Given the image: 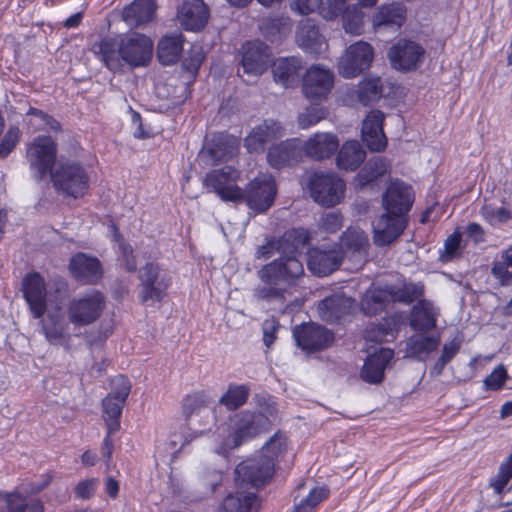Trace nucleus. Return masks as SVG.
I'll return each mask as SVG.
<instances>
[{"label": "nucleus", "mask_w": 512, "mask_h": 512, "mask_svg": "<svg viewBox=\"0 0 512 512\" xmlns=\"http://www.w3.org/2000/svg\"><path fill=\"white\" fill-rule=\"evenodd\" d=\"M309 240L308 230L293 228L286 231L277 243L270 241L257 249V258L267 259L274 255L275 249L280 253L279 258L258 272L259 278L265 284L258 290L260 298L284 300L286 294H291L304 275L303 265L297 259L296 253L303 249Z\"/></svg>", "instance_id": "nucleus-1"}, {"label": "nucleus", "mask_w": 512, "mask_h": 512, "mask_svg": "<svg viewBox=\"0 0 512 512\" xmlns=\"http://www.w3.org/2000/svg\"><path fill=\"white\" fill-rule=\"evenodd\" d=\"M286 437L274 434L262 447L259 459H248L235 469V480L240 486L258 487L269 480L274 473L275 462L286 451Z\"/></svg>", "instance_id": "nucleus-2"}, {"label": "nucleus", "mask_w": 512, "mask_h": 512, "mask_svg": "<svg viewBox=\"0 0 512 512\" xmlns=\"http://www.w3.org/2000/svg\"><path fill=\"white\" fill-rule=\"evenodd\" d=\"M226 166V201H245L247 206L257 212H264L269 209L276 197L277 188L272 175L261 174L252 180L248 190L244 195L242 189L237 185L230 183V179H235L237 172L228 170Z\"/></svg>", "instance_id": "nucleus-3"}, {"label": "nucleus", "mask_w": 512, "mask_h": 512, "mask_svg": "<svg viewBox=\"0 0 512 512\" xmlns=\"http://www.w3.org/2000/svg\"><path fill=\"white\" fill-rule=\"evenodd\" d=\"M423 294L420 283L402 282L397 285L373 283L365 292L361 309L365 314L374 315L390 301L411 303Z\"/></svg>", "instance_id": "nucleus-4"}, {"label": "nucleus", "mask_w": 512, "mask_h": 512, "mask_svg": "<svg viewBox=\"0 0 512 512\" xmlns=\"http://www.w3.org/2000/svg\"><path fill=\"white\" fill-rule=\"evenodd\" d=\"M49 176L55 191L66 197L79 199L89 189L88 171L84 164L77 160H60Z\"/></svg>", "instance_id": "nucleus-5"}, {"label": "nucleus", "mask_w": 512, "mask_h": 512, "mask_svg": "<svg viewBox=\"0 0 512 512\" xmlns=\"http://www.w3.org/2000/svg\"><path fill=\"white\" fill-rule=\"evenodd\" d=\"M277 408L275 403L269 400V403L263 411L255 414L244 411L235 414L232 419V432L229 437L232 438V447H238L244 441L249 440L256 435L267 432L271 427L270 418H275Z\"/></svg>", "instance_id": "nucleus-6"}, {"label": "nucleus", "mask_w": 512, "mask_h": 512, "mask_svg": "<svg viewBox=\"0 0 512 512\" xmlns=\"http://www.w3.org/2000/svg\"><path fill=\"white\" fill-rule=\"evenodd\" d=\"M106 298L99 289H90L74 296L67 307L69 322L74 327H85L95 323L103 314Z\"/></svg>", "instance_id": "nucleus-7"}, {"label": "nucleus", "mask_w": 512, "mask_h": 512, "mask_svg": "<svg viewBox=\"0 0 512 512\" xmlns=\"http://www.w3.org/2000/svg\"><path fill=\"white\" fill-rule=\"evenodd\" d=\"M138 294L140 303H161L167 296L171 279L155 262H146L138 269Z\"/></svg>", "instance_id": "nucleus-8"}, {"label": "nucleus", "mask_w": 512, "mask_h": 512, "mask_svg": "<svg viewBox=\"0 0 512 512\" xmlns=\"http://www.w3.org/2000/svg\"><path fill=\"white\" fill-rule=\"evenodd\" d=\"M57 152V144L49 135H38L29 143L27 160L36 172L37 180H42L54 170Z\"/></svg>", "instance_id": "nucleus-9"}, {"label": "nucleus", "mask_w": 512, "mask_h": 512, "mask_svg": "<svg viewBox=\"0 0 512 512\" xmlns=\"http://www.w3.org/2000/svg\"><path fill=\"white\" fill-rule=\"evenodd\" d=\"M309 191L316 203L333 207L343 200L345 183L334 172H315L309 180Z\"/></svg>", "instance_id": "nucleus-10"}, {"label": "nucleus", "mask_w": 512, "mask_h": 512, "mask_svg": "<svg viewBox=\"0 0 512 512\" xmlns=\"http://www.w3.org/2000/svg\"><path fill=\"white\" fill-rule=\"evenodd\" d=\"M152 39L142 33L120 35V59L132 69L147 67L153 58Z\"/></svg>", "instance_id": "nucleus-11"}, {"label": "nucleus", "mask_w": 512, "mask_h": 512, "mask_svg": "<svg viewBox=\"0 0 512 512\" xmlns=\"http://www.w3.org/2000/svg\"><path fill=\"white\" fill-rule=\"evenodd\" d=\"M21 292L32 318H43L49 306L48 290L43 275L37 271L26 273L22 279Z\"/></svg>", "instance_id": "nucleus-12"}, {"label": "nucleus", "mask_w": 512, "mask_h": 512, "mask_svg": "<svg viewBox=\"0 0 512 512\" xmlns=\"http://www.w3.org/2000/svg\"><path fill=\"white\" fill-rule=\"evenodd\" d=\"M333 85V72L323 65L315 64L303 76L302 92L311 103H320L327 99Z\"/></svg>", "instance_id": "nucleus-13"}, {"label": "nucleus", "mask_w": 512, "mask_h": 512, "mask_svg": "<svg viewBox=\"0 0 512 512\" xmlns=\"http://www.w3.org/2000/svg\"><path fill=\"white\" fill-rule=\"evenodd\" d=\"M71 277L82 284L95 285L104 276V268L100 259L86 252H76L68 263Z\"/></svg>", "instance_id": "nucleus-14"}, {"label": "nucleus", "mask_w": 512, "mask_h": 512, "mask_svg": "<svg viewBox=\"0 0 512 512\" xmlns=\"http://www.w3.org/2000/svg\"><path fill=\"white\" fill-rule=\"evenodd\" d=\"M373 59L372 47L363 41L350 45L338 64L339 74L353 78L370 66Z\"/></svg>", "instance_id": "nucleus-15"}, {"label": "nucleus", "mask_w": 512, "mask_h": 512, "mask_svg": "<svg viewBox=\"0 0 512 512\" xmlns=\"http://www.w3.org/2000/svg\"><path fill=\"white\" fill-rule=\"evenodd\" d=\"M424 56V48L409 40H399L388 52L392 67L404 72L417 69L423 62Z\"/></svg>", "instance_id": "nucleus-16"}, {"label": "nucleus", "mask_w": 512, "mask_h": 512, "mask_svg": "<svg viewBox=\"0 0 512 512\" xmlns=\"http://www.w3.org/2000/svg\"><path fill=\"white\" fill-rule=\"evenodd\" d=\"M293 336L297 345L307 352L326 349L334 340L328 329L314 323L295 327Z\"/></svg>", "instance_id": "nucleus-17"}, {"label": "nucleus", "mask_w": 512, "mask_h": 512, "mask_svg": "<svg viewBox=\"0 0 512 512\" xmlns=\"http://www.w3.org/2000/svg\"><path fill=\"white\" fill-rule=\"evenodd\" d=\"M296 43L305 52L320 56L327 52L328 43L320 32L318 24L312 19L301 20L296 29Z\"/></svg>", "instance_id": "nucleus-18"}, {"label": "nucleus", "mask_w": 512, "mask_h": 512, "mask_svg": "<svg viewBox=\"0 0 512 512\" xmlns=\"http://www.w3.org/2000/svg\"><path fill=\"white\" fill-rule=\"evenodd\" d=\"M413 200L414 194L411 186L402 181H394L388 186L383 196V206L385 211L391 215L405 217Z\"/></svg>", "instance_id": "nucleus-19"}, {"label": "nucleus", "mask_w": 512, "mask_h": 512, "mask_svg": "<svg viewBox=\"0 0 512 512\" xmlns=\"http://www.w3.org/2000/svg\"><path fill=\"white\" fill-rule=\"evenodd\" d=\"M284 135L283 126L275 120H264L254 127L245 138V147L250 153L262 152L268 143Z\"/></svg>", "instance_id": "nucleus-20"}, {"label": "nucleus", "mask_w": 512, "mask_h": 512, "mask_svg": "<svg viewBox=\"0 0 512 512\" xmlns=\"http://www.w3.org/2000/svg\"><path fill=\"white\" fill-rule=\"evenodd\" d=\"M269 47L260 41L247 42L243 46L242 67L245 73L259 76L263 74L270 63Z\"/></svg>", "instance_id": "nucleus-21"}, {"label": "nucleus", "mask_w": 512, "mask_h": 512, "mask_svg": "<svg viewBox=\"0 0 512 512\" xmlns=\"http://www.w3.org/2000/svg\"><path fill=\"white\" fill-rule=\"evenodd\" d=\"M406 217L391 215L385 212L374 223V243L377 246H388L393 243L406 228Z\"/></svg>", "instance_id": "nucleus-22"}, {"label": "nucleus", "mask_w": 512, "mask_h": 512, "mask_svg": "<svg viewBox=\"0 0 512 512\" xmlns=\"http://www.w3.org/2000/svg\"><path fill=\"white\" fill-rule=\"evenodd\" d=\"M208 18L209 8L203 0H184L178 10V19L186 31H201Z\"/></svg>", "instance_id": "nucleus-23"}, {"label": "nucleus", "mask_w": 512, "mask_h": 512, "mask_svg": "<svg viewBox=\"0 0 512 512\" xmlns=\"http://www.w3.org/2000/svg\"><path fill=\"white\" fill-rule=\"evenodd\" d=\"M0 512H45V505L39 498L29 499L19 487L0 490Z\"/></svg>", "instance_id": "nucleus-24"}, {"label": "nucleus", "mask_w": 512, "mask_h": 512, "mask_svg": "<svg viewBox=\"0 0 512 512\" xmlns=\"http://www.w3.org/2000/svg\"><path fill=\"white\" fill-rule=\"evenodd\" d=\"M342 259L338 249L313 248L308 252L307 266L313 274L322 277L338 269Z\"/></svg>", "instance_id": "nucleus-25"}, {"label": "nucleus", "mask_w": 512, "mask_h": 512, "mask_svg": "<svg viewBox=\"0 0 512 512\" xmlns=\"http://www.w3.org/2000/svg\"><path fill=\"white\" fill-rule=\"evenodd\" d=\"M384 114L379 110L371 111L363 121L362 139L368 149L380 152L387 145V138L383 132Z\"/></svg>", "instance_id": "nucleus-26"}, {"label": "nucleus", "mask_w": 512, "mask_h": 512, "mask_svg": "<svg viewBox=\"0 0 512 512\" xmlns=\"http://www.w3.org/2000/svg\"><path fill=\"white\" fill-rule=\"evenodd\" d=\"M393 357L394 352L389 348H381L375 353L369 355L361 369V379L370 384L382 382L384 379V372Z\"/></svg>", "instance_id": "nucleus-27"}, {"label": "nucleus", "mask_w": 512, "mask_h": 512, "mask_svg": "<svg viewBox=\"0 0 512 512\" xmlns=\"http://www.w3.org/2000/svg\"><path fill=\"white\" fill-rule=\"evenodd\" d=\"M185 37L181 32H170L163 35L156 50L158 62L163 66L176 64L184 51Z\"/></svg>", "instance_id": "nucleus-28"}, {"label": "nucleus", "mask_w": 512, "mask_h": 512, "mask_svg": "<svg viewBox=\"0 0 512 512\" xmlns=\"http://www.w3.org/2000/svg\"><path fill=\"white\" fill-rule=\"evenodd\" d=\"M93 52L103 66L111 72L122 68L120 59V36H104L93 45Z\"/></svg>", "instance_id": "nucleus-29"}, {"label": "nucleus", "mask_w": 512, "mask_h": 512, "mask_svg": "<svg viewBox=\"0 0 512 512\" xmlns=\"http://www.w3.org/2000/svg\"><path fill=\"white\" fill-rule=\"evenodd\" d=\"M339 147L337 136L329 132H318L304 144L307 156L315 160L330 158Z\"/></svg>", "instance_id": "nucleus-30"}, {"label": "nucleus", "mask_w": 512, "mask_h": 512, "mask_svg": "<svg viewBox=\"0 0 512 512\" xmlns=\"http://www.w3.org/2000/svg\"><path fill=\"white\" fill-rule=\"evenodd\" d=\"M354 308V300L343 294H335L322 300L318 305L320 318L327 322L339 320Z\"/></svg>", "instance_id": "nucleus-31"}, {"label": "nucleus", "mask_w": 512, "mask_h": 512, "mask_svg": "<svg viewBox=\"0 0 512 512\" xmlns=\"http://www.w3.org/2000/svg\"><path fill=\"white\" fill-rule=\"evenodd\" d=\"M302 62L297 57L276 59L272 64L274 81L284 88L295 86L299 81Z\"/></svg>", "instance_id": "nucleus-32"}, {"label": "nucleus", "mask_w": 512, "mask_h": 512, "mask_svg": "<svg viewBox=\"0 0 512 512\" xmlns=\"http://www.w3.org/2000/svg\"><path fill=\"white\" fill-rule=\"evenodd\" d=\"M368 246V237L358 228L347 229L340 239V253L343 257L363 260Z\"/></svg>", "instance_id": "nucleus-33"}, {"label": "nucleus", "mask_w": 512, "mask_h": 512, "mask_svg": "<svg viewBox=\"0 0 512 512\" xmlns=\"http://www.w3.org/2000/svg\"><path fill=\"white\" fill-rule=\"evenodd\" d=\"M157 8L156 0H133L123 8V20L134 26L147 24L155 18Z\"/></svg>", "instance_id": "nucleus-34"}, {"label": "nucleus", "mask_w": 512, "mask_h": 512, "mask_svg": "<svg viewBox=\"0 0 512 512\" xmlns=\"http://www.w3.org/2000/svg\"><path fill=\"white\" fill-rule=\"evenodd\" d=\"M299 157V140L288 139L269 149L267 161L271 167L279 169L298 162Z\"/></svg>", "instance_id": "nucleus-35"}, {"label": "nucleus", "mask_w": 512, "mask_h": 512, "mask_svg": "<svg viewBox=\"0 0 512 512\" xmlns=\"http://www.w3.org/2000/svg\"><path fill=\"white\" fill-rule=\"evenodd\" d=\"M438 309L433 303L421 300L414 305L410 315V326L414 331L426 332L436 327Z\"/></svg>", "instance_id": "nucleus-36"}, {"label": "nucleus", "mask_w": 512, "mask_h": 512, "mask_svg": "<svg viewBox=\"0 0 512 512\" xmlns=\"http://www.w3.org/2000/svg\"><path fill=\"white\" fill-rule=\"evenodd\" d=\"M198 159L204 166H217L224 160V131L206 136Z\"/></svg>", "instance_id": "nucleus-37"}, {"label": "nucleus", "mask_w": 512, "mask_h": 512, "mask_svg": "<svg viewBox=\"0 0 512 512\" xmlns=\"http://www.w3.org/2000/svg\"><path fill=\"white\" fill-rule=\"evenodd\" d=\"M440 343L438 335H414L406 343L405 357L413 358L418 361L426 360L429 355L437 349Z\"/></svg>", "instance_id": "nucleus-38"}, {"label": "nucleus", "mask_w": 512, "mask_h": 512, "mask_svg": "<svg viewBox=\"0 0 512 512\" xmlns=\"http://www.w3.org/2000/svg\"><path fill=\"white\" fill-rule=\"evenodd\" d=\"M366 152L356 140L345 142L340 148L336 164L340 170L354 171L365 160Z\"/></svg>", "instance_id": "nucleus-39"}, {"label": "nucleus", "mask_w": 512, "mask_h": 512, "mask_svg": "<svg viewBox=\"0 0 512 512\" xmlns=\"http://www.w3.org/2000/svg\"><path fill=\"white\" fill-rule=\"evenodd\" d=\"M405 10L399 3L384 4L379 7L373 16V27L378 30L391 27L397 30L403 23Z\"/></svg>", "instance_id": "nucleus-40"}, {"label": "nucleus", "mask_w": 512, "mask_h": 512, "mask_svg": "<svg viewBox=\"0 0 512 512\" xmlns=\"http://www.w3.org/2000/svg\"><path fill=\"white\" fill-rule=\"evenodd\" d=\"M101 405L106 430H109V433H116L121 426L120 418L125 402L107 395L102 399Z\"/></svg>", "instance_id": "nucleus-41"}, {"label": "nucleus", "mask_w": 512, "mask_h": 512, "mask_svg": "<svg viewBox=\"0 0 512 512\" xmlns=\"http://www.w3.org/2000/svg\"><path fill=\"white\" fill-rule=\"evenodd\" d=\"M41 332L50 344H59L66 337L67 325L60 313H49L47 322L40 319Z\"/></svg>", "instance_id": "nucleus-42"}, {"label": "nucleus", "mask_w": 512, "mask_h": 512, "mask_svg": "<svg viewBox=\"0 0 512 512\" xmlns=\"http://www.w3.org/2000/svg\"><path fill=\"white\" fill-rule=\"evenodd\" d=\"M212 403V398L204 391L186 395L182 400V412L187 422L193 416L200 415Z\"/></svg>", "instance_id": "nucleus-43"}, {"label": "nucleus", "mask_w": 512, "mask_h": 512, "mask_svg": "<svg viewBox=\"0 0 512 512\" xmlns=\"http://www.w3.org/2000/svg\"><path fill=\"white\" fill-rule=\"evenodd\" d=\"M389 170V163L382 157L370 159L363 169L358 173L357 178L360 185H366L380 176L386 174Z\"/></svg>", "instance_id": "nucleus-44"}, {"label": "nucleus", "mask_w": 512, "mask_h": 512, "mask_svg": "<svg viewBox=\"0 0 512 512\" xmlns=\"http://www.w3.org/2000/svg\"><path fill=\"white\" fill-rule=\"evenodd\" d=\"M290 19L281 17L275 19H263L259 28L263 35L270 41L280 40L290 31Z\"/></svg>", "instance_id": "nucleus-45"}, {"label": "nucleus", "mask_w": 512, "mask_h": 512, "mask_svg": "<svg viewBox=\"0 0 512 512\" xmlns=\"http://www.w3.org/2000/svg\"><path fill=\"white\" fill-rule=\"evenodd\" d=\"M480 214L487 223L492 226H498L512 219V207L485 203L480 210Z\"/></svg>", "instance_id": "nucleus-46"}, {"label": "nucleus", "mask_w": 512, "mask_h": 512, "mask_svg": "<svg viewBox=\"0 0 512 512\" xmlns=\"http://www.w3.org/2000/svg\"><path fill=\"white\" fill-rule=\"evenodd\" d=\"M328 496L329 490L325 486H316L310 489L307 496L295 502L293 512H312Z\"/></svg>", "instance_id": "nucleus-47"}, {"label": "nucleus", "mask_w": 512, "mask_h": 512, "mask_svg": "<svg viewBox=\"0 0 512 512\" xmlns=\"http://www.w3.org/2000/svg\"><path fill=\"white\" fill-rule=\"evenodd\" d=\"M256 500L253 492H237L236 495L226 497V512H251Z\"/></svg>", "instance_id": "nucleus-48"}, {"label": "nucleus", "mask_w": 512, "mask_h": 512, "mask_svg": "<svg viewBox=\"0 0 512 512\" xmlns=\"http://www.w3.org/2000/svg\"><path fill=\"white\" fill-rule=\"evenodd\" d=\"M202 184L206 193H215L221 201H224V166L207 172Z\"/></svg>", "instance_id": "nucleus-49"}, {"label": "nucleus", "mask_w": 512, "mask_h": 512, "mask_svg": "<svg viewBox=\"0 0 512 512\" xmlns=\"http://www.w3.org/2000/svg\"><path fill=\"white\" fill-rule=\"evenodd\" d=\"M204 56L199 51H190L181 63L182 77L186 78L187 85L193 83L199 73Z\"/></svg>", "instance_id": "nucleus-50"}, {"label": "nucleus", "mask_w": 512, "mask_h": 512, "mask_svg": "<svg viewBox=\"0 0 512 512\" xmlns=\"http://www.w3.org/2000/svg\"><path fill=\"white\" fill-rule=\"evenodd\" d=\"M358 100L368 105L378 99L381 94V81L379 78H367L359 83L356 91Z\"/></svg>", "instance_id": "nucleus-51"}, {"label": "nucleus", "mask_w": 512, "mask_h": 512, "mask_svg": "<svg viewBox=\"0 0 512 512\" xmlns=\"http://www.w3.org/2000/svg\"><path fill=\"white\" fill-rule=\"evenodd\" d=\"M342 22L346 33L359 35L363 30V13L356 6H349L342 15Z\"/></svg>", "instance_id": "nucleus-52"}, {"label": "nucleus", "mask_w": 512, "mask_h": 512, "mask_svg": "<svg viewBox=\"0 0 512 512\" xmlns=\"http://www.w3.org/2000/svg\"><path fill=\"white\" fill-rule=\"evenodd\" d=\"M512 478V453L499 466L497 474L491 479L490 485L496 494H501Z\"/></svg>", "instance_id": "nucleus-53"}, {"label": "nucleus", "mask_w": 512, "mask_h": 512, "mask_svg": "<svg viewBox=\"0 0 512 512\" xmlns=\"http://www.w3.org/2000/svg\"><path fill=\"white\" fill-rule=\"evenodd\" d=\"M347 0H322L318 14L325 20H334L348 9Z\"/></svg>", "instance_id": "nucleus-54"}, {"label": "nucleus", "mask_w": 512, "mask_h": 512, "mask_svg": "<svg viewBox=\"0 0 512 512\" xmlns=\"http://www.w3.org/2000/svg\"><path fill=\"white\" fill-rule=\"evenodd\" d=\"M21 130L16 125H11L0 140V159L7 158L16 148L21 139Z\"/></svg>", "instance_id": "nucleus-55"}, {"label": "nucleus", "mask_w": 512, "mask_h": 512, "mask_svg": "<svg viewBox=\"0 0 512 512\" xmlns=\"http://www.w3.org/2000/svg\"><path fill=\"white\" fill-rule=\"evenodd\" d=\"M250 388L245 384H231L226 390V408L237 409L243 405L249 395Z\"/></svg>", "instance_id": "nucleus-56"}, {"label": "nucleus", "mask_w": 512, "mask_h": 512, "mask_svg": "<svg viewBox=\"0 0 512 512\" xmlns=\"http://www.w3.org/2000/svg\"><path fill=\"white\" fill-rule=\"evenodd\" d=\"M53 475L50 472H46L40 475L38 481H28L18 485L21 492L24 493L29 499L37 498L43 490H45L52 482Z\"/></svg>", "instance_id": "nucleus-57"}, {"label": "nucleus", "mask_w": 512, "mask_h": 512, "mask_svg": "<svg viewBox=\"0 0 512 512\" xmlns=\"http://www.w3.org/2000/svg\"><path fill=\"white\" fill-rule=\"evenodd\" d=\"M462 236L459 231L453 232L444 242V247L440 251V260L449 262L458 257L461 252Z\"/></svg>", "instance_id": "nucleus-58"}, {"label": "nucleus", "mask_w": 512, "mask_h": 512, "mask_svg": "<svg viewBox=\"0 0 512 512\" xmlns=\"http://www.w3.org/2000/svg\"><path fill=\"white\" fill-rule=\"evenodd\" d=\"M118 247V262L123 266L127 273L138 271L137 260L134 249L129 242H122Z\"/></svg>", "instance_id": "nucleus-59"}, {"label": "nucleus", "mask_w": 512, "mask_h": 512, "mask_svg": "<svg viewBox=\"0 0 512 512\" xmlns=\"http://www.w3.org/2000/svg\"><path fill=\"white\" fill-rule=\"evenodd\" d=\"M131 392V382L125 375H118L111 381V391L107 394L110 397L121 400L126 403V400Z\"/></svg>", "instance_id": "nucleus-60"}, {"label": "nucleus", "mask_w": 512, "mask_h": 512, "mask_svg": "<svg viewBox=\"0 0 512 512\" xmlns=\"http://www.w3.org/2000/svg\"><path fill=\"white\" fill-rule=\"evenodd\" d=\"M326 116V109L323 107H309L298 116V125L302 129H307L316 125Z\"/></svg>", "instance_id": "nucleus-61"}, {"label": "nucleus", "mask_w": 512, "mask_h": 512, "mask_svg": "<svg viewBox=\"0 0 512 512\" xmlns=\"http://www.w3.org/2000/svg\"><path fill=\"white\" fill-rule=\"evenodd\" d=\"M507 378V370L504 365L500 364L483 380L484 388L486 390L498 391L502 389Z\"/></svg>", "instance_id": "nucleus-62"}, {"label": "nucleus", "mask_w": 512, "mask_h": 512, "mask_svg": "<svg viewBox=\"0 0 512 512\" xmlns=\"http://www.w3.org/2000/svg\"><path fill=\"white\" fill-rule=\"evenodd\" d=\"M395 336V329L390 325H371L366 330V338L375 342H386L390 339H394Z\"/></svg>", "instance_id": "nucleus-63"}, {"label": "nucleus", "mask_w": 512, "mask_h": 512, "mask_svg": "<svg viewBox=\"0 0 512 512\" xmlns=\"http://www.w3.org/2000/svg\"><path fill=\"white\" fill-rule=\"evenodd\" d=\"M98 483V478L94 477L79 481L74 487L75 497L81 500L92 498L96 493Z\"/></svg>", "instance_id": "nucleus-64"}]
</instances>
